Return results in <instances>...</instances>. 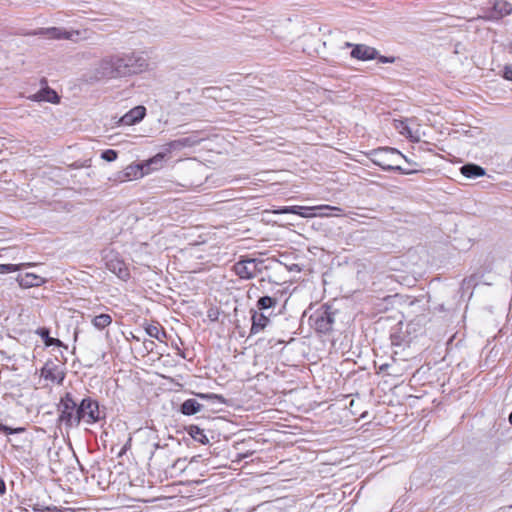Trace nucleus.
<instances>
[{"instance_id":"obj_1","label":"nucleus","mask_w":512,"mask_h":512,"mask_svg":"<svg viewBox=\"0 0 512 512\" xmlns=\"http://www.w3.org/2000/svg\"><path fill=\"white\" fill-rule=\"evenodd\" d=\"M374 157V163L387 171H398L406 175L421 171L417 163L410 162L401 152L394 148H382L374 153Z\"/></svg>"},{"instance_id":"obj_2","label":"nucleus","mask_w":512,"mask_h":512,"mask_svg":"<svg viewBox=\"0 0 512 512\" xmlns=\"http://www.w3.org/2000/svg\"><path fill=\"white\" fill-rule=\"evenodd\" d=\"M165 153H157L148 160L141 163H134L128 165L123 172V180L140 179L151 172L158 170V167L151 168L152 163H159L164 160Z\"/></svg>"},{"instance_id":"obj_3","label":"nucleus","mask_w":512,"mask_h":512,"mask_svg":"<svg viewBox=\"0 0 512 512\" xmlns=\"http://www.w3.org/2000/svg\"><path fill=\"white\" fill-rule=\"evenodd\" d=\"M131 58L111 57L100 64L101 75L106 78H116L130 73Z\"/></svg>"},{"instance_id":"obj_4","label":"nucleus","mask_w":512,"mask_h":512,"mask_svg":"<svg viewBox=\"0 0 512 512\" xmlns=\"http://www.w3.org/2000/svg\"><path fill=\"white\" fill-rule=\"evenodd\" d=\"M312 327L318 333H327L332 329V325L334 322L333 313L330 310L329 306H322L320 309L315 311L313 315L309 318Z\"/></svg>"},{"instance_id":"obj_5","label":"nucleus","mask_w":512,"mask_h":512,"mask_svg":"<svg viewBox=\"0 0 512 512\" xmlns=\"http://www.w3.org/2000/svg\"><path fill=\"white\" fill-rule=\"evenodd\" d=\"M105 266L110 272L123 281H127L130 278V271L127 264L115 251H110L105 256Z\"/></svg>"},{"instance_id":"obj_6","label":"nucleus","mask_w":512,"mask_h":512,"mask_svg":"<svg viewBox=\"0 0 512 512\" xmlns=\"http://www.w3.org/2000/svg\"><path fill=\"white\" fill-rule=\"evenodd\" d=\"M75 404L71 393H66L61 399L58 406L59 421L66 427H75Z\"/></svg>"},{"instance_id":"obj_7","label":"nucleus","mask_w":512,"mask_h":512,"mask_svg":"<svg viewBox=\"0 0 512 512\" xmlns=\"http://www.w3.org/2000/svg\"><path fill=\"white\" fill-rule=\"evenodd\" d=\"M296 213H293L294 215H298L303 218H314V217H331L333 214H317V210H330V211H336L338 212L335 214V216H341V212L343 211L342 208L331 206V205H317V206H299L295 205Z\"/></svg>"},{"instance_id":"obj_8","label":"nucleus","mask_w":512,"mask_h":512,"mask_svg":"<svg viewBox=\"0 0 512 512\" xmlns=\"http://www.w3.org/2000/svg\"><path fill=\"white\" fill-rule=\"evenodd\" d=\"M80 32L78 30L65 31L57 27L50 28H39L37 30L26 33L29 36H44L48 39H67L71 40L74 36H78Z\"/></svg>"},{"instance_id":"obj_9","label":"nucleus","mask_w":512,"mask_h":512,"mask_svg":"<svg viewBox=\"0 0 512 512\" xmlns=\"http://www.w3.org/2000/svg\"><path fill=\"white\" fill-rule=\"evenodd\" d=\"M233 271L241 279L254 278L259 272L258 262L252 258H242L233 266Z\"/></svg>"},{"instance_id":"obj_10","label":"nucleus","mask_w":512,"mask_h":512,"mask_svg":"<svg viewBox=\"0 0 512 512\" xmlns=\"http://www.w3.org/2000/svg\"><path fill=\"white\" fill-rule=\"evenodd\" d=\"M512 13V4L505 0H495L491 9L487 10L484 16H480L484 20L495 21Z\"/></svg>"},{"instance_id":"obj_11","label":"nucleus","mask_w":512,"mask_h":512,"mask_svg":"<svg viewBox=\"0 0 512 512\" xmlns=\"http://www.w3.org/2000/svg\"><path fill=\"white\" fill-rule=\"evenodd\" d=\"M346 47H352L351 57L361 61H368L376 59L378 56V51L370 46L365 44H352L345 43Z\"/></svg>"},{"instance_id":"obj_12","label":"nucleus","mask_w":512,"mask_h":512,"mask_svg":"<svg viewBox=\"0 0 512 512\" xmlns=\"http://www.w3.org/2000/svg\"><path fill=\"white\" fill-rule=\"evenodd\" d=\"M41 377L51 383L61 385L64 381L65 373L59 365L47 362L41 369Z\"/></svg>"},{"instance_id":"obj_13","label":"nucleus","mask_w":512,"mask_h":512,"mask_svg":"<svg viewBox=\"0 0 512 512\" xmlns=\"http://www.w3.org/2000/svg\"><path fill=\"white\" fill-rule=\"evenodd\" d=\"M40 83L43 88L31 96L30 99L37 102L44 101L52 104H59L60 97L55 90L47 86V80L43 78Z\"/></svg>"},{"instance_id":"obj_14","label":"nucleus","mask_w":512,"mask_h":512,"mask_svg":"<svg viewBox=\"0 0 512 512\" xmlns=\"http://www.w3.org/2000/svg\"><path fill=\"white\" fill-rule=\"evenodd\" d=\"M83 407L84 410V416H85V423L87 424H94L100 421L101 419V412L99 408L98 401L86 397L83 399Z\"/></svg>"},{"instance_id":"obj_15","label":"nucleus","mask_w":512,"mask_h":512,"mask_svg":"<svg viewBox=\"0 0 512 512\" xmlns=\"http://www.w3.org/2000/svg\"><path fill=\"white\" fill-rule=\"evenodd\" d=\"M179 471L181 473H187L188 476L186 477L187 481L191 482H198L199 476H202V473L197 472L198 466L200 462L198 460H191L189 463L186 462L184 459H179Z\"/></svg>"},{"instance_id":"obj_16","label":"nucleus","mask_w":512,"mask_h":512,"mask_svg":"<svg viewBox=\"0 0 512 512\" xmlns=\"http://www.w3.org/2000/svg\"><path fill=\"white\" fill-rule=\"evenodd\" d=\"M146 115V108L144 106H136L124 114L120 122L123 125L131 126L140 122Z\"/></svg>"},{"instance_id":"obj_17","label":"nucleus","mask_w":512,"mask_h":512,"mask_svg":"<svg viewBox=\"0 0 512 512\" xmlns=\"http://www.w3.org/2000/svg\"><path fill=\"white\" fill-rule=\"evenodd\" d=\"M394 128L411 142L420 141V135L417 131H413L406 120H394Z\"/></svg>"},{"instance_id":"obj_18","label":"nucleus","mask_w":512,"mask_h":512,"mask_svg":"<svg viewBox=\"0 0 512 512\" xmlns=\"http://www.w3.org/2000/svg\"><path fill=\"white\" fill-rule=\"evenodd\" d=\"M17 282L22 288H31L41 286L45 279L35 273H24L18 275Z\"/></svg>"},{"instance_id":"obj_19","label":"nucleus","mask_w":512,"mask_h":512,"mask_svg":"<svg viewBox=\"0 0 512 512\" xmlns=\"http://www.w3.org/2000/svg\"><path fill=\"white\" fill-rule=\"evenodd\" d=\"M251 328H250V334L256 335L263 331L267 325L269 324L270 320L267 316H265L263 313H258L256 311L253 312L251 317Z\"/></svg>"},{"instance_id":"obj_20","label":"nucleus","mask_w":512,"mask_h":512,"mask_svg":"<svg viewBox=\"0 0 512 512\" xmlns=\"http://www.w3.org/2000/svg\"><path fill=\"white\" fill-rule=\"evenodd\" d=\"M146 333L159 341L166 338V332L159 322H151L145 326Z\"/></svg>"},{"instance_id":"obj_21","label":"nucleus","mask_w":512,"mask_h":512,"mask_svg":"<svg viewBox=\"0 0 512 512\" xmlns=\"http://www.w3.org/2000/svg\"><path fill=\"white\" fill-rule=\"evenodd\" d=\"M461 174L467 178L481 177L485 175V170L476 164H466L460 169Z\"/></svg>"},{"instance_id":"obj_22","label":"nucleus","mask_w":512,"mask_h":512,"mask_svg":"<svg viewBox=\"0 0 512 512\" xmlns=\"http://www.w3.org/2000/svg\"><path fill=\"white\" fill-rule=\"evenodd\" d=\"M201 407L202 405L197 402L195 399H187L185 400L182 405H181V412L184 414V415H194L196 414L197 412H199L201 410Z\"/></svg>"},{"instance_id":"obj_23","label":"nucleus","mask_w":512,"mask_h":512,"mask_svg":"<svg viewBox=\"0 0 512 512\" xmlns=\"http://www.w3.org/2000/svg\"><path fill=\"white\" fill-rule=\"evenodd\" d=\"M91 323L96 329L103 330L111 325L112 317L109 314L102 313L94 316L91 320Z\"/></svg>"},{"instance_id":"obj_24","label":"nucleus","mask_w":512,"mask_h":512,"mask_svg":"<svg viewBox=\"0 0 512 512\" xmlns=\"http://www.w3.org/2000/svg\"><path fill=\"white\" fill-rule=\"evenodd\" d=\"M188 434L195 440L202 444L208 443V438L204 430L197 425H190L187 429Z\"/></svg>"},{"instance_id":"obj_25","label":"nucleus","mask_w":512,"mask_h":512,"mask_svg":"<svg viewBox=\"0 0 512 512\" xmlns=\"http://www.w3.org/2000/svg\"><path fill=\"white\" fill-rule=\"evenodd\" d=\"M37 334L43 339L45 345L47 347L50 346H61L62 342L59 339L52 338L49 335V330L47 328H40L37 330Z\"/></svg>"},{"instance_id":"obj_26","label":"nucleus","mask_w":512,"mask_h":512,"mask_svg":"<svg viewBox=\"0 0 512 512\" xmlns=\"http://www.w3.org/2000/svg\"><path fill=\"white\" fill-rule=\"evenodd\" d=\"M276 304H277L276 298H272L270 296H263V297L259 298V300L257 301V308L259 310H266V309L275 307Z\"/></svg>"},{"instance_id":"obj_27","label":"nucleus","mask_w":512,"mask_h":512,"mask_svg":"<svg viewBox=\"0 0 512 512\" xmlns=\"http://www.w3.org/2000/svg\"><path fill=\"white\" fill-rule=\"evenodd\" d=\"M31 266L32 264H0V274L19 271L22 266Z\"/></svg>"},{"instance_id":"obj_28","label":"nucleus","mask_w":512,"mask_h":512,"mask_svg":"<svg viewBox=\"0 0 512 512\" xmlns=\"http://www.w3.org/2000/svg\"><path fill=\"white\" fill-rule=\"evenodd\" d=\"M84 410L83 407V400L79 405L77 403L75 404V412H74V418H75V427L80 424L81 421L85 422V416H84Z\"/></svg>"},{"instance_id":"obj_29","label":"nucleus","mask_w":512,"mask_h":512,"mask_svg":"<svg viewBox=\"0 0 512 512\" xmlns=\"http://www.w3.org/2000/svg\"><path fill=\"white\" fill-rule=\"evenodd\" d=\"M33 512H62V509L57 506H44L41 504H34L32 506Z\"/></svg>"},{"instance_id":"obj_30","label":"nucleus","mask_w":512,"mask_h":512,"mask_svg":"<svg viewBox=\"0 0 512 512\" xmlns=\"http://www.w3.org/2000/svg\"><path fill=\"white\" fill-rule=\"evenodd\" d=\"M0 431H2L3 433H5L7 435L20 434L25 431V428L24 427L11 428V427H8V426L0 423Z\"/></svg>"},{"instance_id":"obj_31","label":"nucleus","mask_w":512,"mask_h":512,"mask_svg":"<svg viewBox=\"0 0 512 512\" xmlns=\"http://www.w3.org/2000/svg\"><path fill=\"white\" fill-rule=\"evenodd\" d=\"M117 157H118V153H117V151H115L113 149H107V150L103 151L101 154V158L108 162L116 160Z\"/></svg>"},{"instance_id":"obj_32","label":"nucleus","mask_w":512,"mask_h":512,"mask_svg":"<svg viewBox=\"0 0 512 512\" xmlns=\"http://www.w3.org/2000/svg\"><path fill=\"white\" fill-rule=\"evenodd\" d=\"M295 205L294 206H283L279 209L273 210L272 213L274 214H293L296 213Z\"/></svg>"},{"instance_id":"obj_33","label":"nucleus","mask_w":512,"mask_h":512,"mask_svg":"<svg viewBox=\"0 0 512 512\" xmlns=\"http://www.w3.org/2000/svg\"><path fill=\"white\" fill-rule=\"evenodd\" d=\"M503 76H504L505 79L512 81V65L511 66H506L504 68Z\"/></svg>"},{"instance_id":"obj_34","label":"nucleus","mask_w":512,"mask_h":512,"mask_svg":"<svg viewBox=\"0 0 512 512\" xmlns=\"http://www.w3.org/2000/svg\"><path fill=\"white\" fill-rule=\"evenodd\" d=\"M377 58L381 63H393L395 60L394 57H386V56H380Z\"/></svg>"},{"instance_id":"obj_35","label":"nucleus","mask_w":512,"mask_h":512,"mask_svg":"<svg viewBox=\"0 0 512 512\" xmlns=\"http://www.w3.org/2000/svg\"><path fill=\"white\" fill-rule=\"evenodd\" d=\"M6 492L5 481L0 477V495H4Z\"/></svg>"},{"instance_id":"obj_36","label":"nucleus","mask_w":512,"mask_h":512,"mask_svg":"<svg viewBox=\"0 0 512 512\" xmlns=\"http://www.w3.org/2000/svg\"><path fill=\"white\" fill-rule=\"evenodd\" d=\"M162 162H163V160L159 163H152L151 168H155V167H158V169L162 168V166H163Z\"/></svg>"},{"instance_id":"obj_37","label":"nucleus","mask_w":512,"mask_h":512,"mask_svg":"<svg viewBox=\"0 0 512 512\" xmlns=\"http://www.w3.org/2000/svg\"><path fill=\"white\" fill-rule=\"evenodd\" d=\"M187 142H188L187 139L179 140V146H185V145H187Z\"/></svg>"},{"instance_id":"obj_38","label":"nucleus","mask_w":512,"mask_h":512,"mask_svg":"<svg viewBox=\"0 0 512 512\" xmlns=\"http://www.w3.org/2000/svg\"><path fill=\"white\" fill-rule=\"evenodd\" d=\"M176 142H170L168 145L170 148H173L175 146Z\"/></svg>"},{"instance_id":"obj_39","label":"nucleus","mask_w":512,"mask_h":512,"mask_svg":"<svg viewBox=\"0 0 512 512\" xmlns=\"http://www.w3.org/2000/svg\"><path fill=\"white\" fill-rule=\"evenodd\" d=\"M509 422H510V424H512V412L509 415Z\"/></svg>"},{"instance_id":"obj_40","label":"nucleus","mask_w":512,"mask_h":512,"mask_svg":"<svg viewBox=\"0 0 512 512\" xmlns=\"http://www.w3.org/2000/svg\"><path fill=\"white\" fill-rule=\"evenodd\" d=\"M318 214H328L326 211L319 212Z\"/></svg>"}]
</instances>
